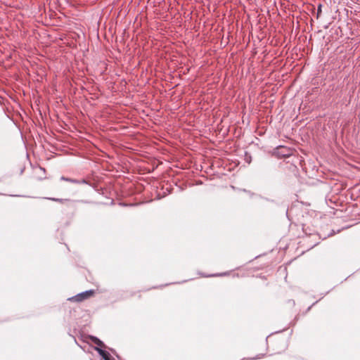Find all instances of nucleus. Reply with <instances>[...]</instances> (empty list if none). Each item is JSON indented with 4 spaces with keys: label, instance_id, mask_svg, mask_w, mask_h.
Wrapping results in <instances>:
<instances>
[{
    "label": "nucleus",
    "instance_id": "1",
    "mask_svg": "<svg viewBox=\"0 0 360 360\" xmlns=\"http://www.w3.org/2000/svg\"><path fill=\"white\" fill-rule=\"evenodd\" d=\"M94 290H86V291L80 292L72 297H70L68 299V300L72 301V302H82V301L89 298L92 295H94Z\"/></svg>",
    "mask_w": 360,
    "mask_h": 360
},
{
    "label": "nucleus",
    "instance_id": "2",
    "mask_svg": "<svg viewBox=\"0 0 360 360\" xmlns=\"http://www.w3.org/2000/svg\"><path fill=\"white\" fill-rule=\"evenodd\" d=\"M275 153L278 158H288L292 155V150L290 148L280 146L276 148Z\"/></svg>",
    "mask_w": 360,
    "mask_h": 360
},
{
    "label": "nucleus",
    "instance_id": "3",
    "mask_svg": "<svg viewBox=\"0 0 360 360\" xmlns=\"http://www.w3.org/2000/svg\"><path fill=\"white\" fill-rule=\"evenodd\" d=\"M95 349L104 360H115L108 352L103 349L102 348L95 347Z\"/></svg>",
    "mask_w": 360,
    "mask_h": 360
},
{
    "label": "nucleus",
    "instance_id": "4",
    "mask_svg": "<svg viewBox=\"0 0 360 360\" xmlns=\"http://www.w3.org/2000/svg\"><path fill=\"white\" fill-rule=\"evenodd\" d=\"M91 341L97 345L96 347H102L104 345H103V342L100 340L98 339V338L95 337V336H91Z\"/></svg>",
    "mask_w": 360,
    "mask_h": 360
},
{
    "label": "nucleus",
    "instance_id": "5",
    "mask_svg": "<svg viewBox=\"0 0 360 360\" xmlns=\"http://www.w3.org/2000/svg\"><path fill=\"white\" fill-rule=\"evenodd\" d=\"M48 200H50L51 201L58 202L63 203L65 201H68V199H63V198H47Z\"/></svg>",
    "mask_w": 360,
    "mask_h": 360
},
{
    "label": "nucleus",
    "instance_id": "6",
    "mask_svg": "<svg viewBox=\"0 0 360 360\" xmlns=\"http://www.w3.org/2000/svg\"><path fill=\"white\" fill-rule=\"evenodd\" d=\"M71 179H72L68 178V177H65L63 176L60 177V180L70 182V183H71Z\"/></svg>",
    "mask_w": 360,
    "mask_h": 360
},
{
    "label": "nucleus",
    "instance_id": "7",
    "mask_svg": "<svg viewBox=\"0 0 360 360\" xmlns=\"http://www.w3.org/2000/svg\"><path fill=\"white\" fill-rule=\"evenodd\" d=\"M71 183H72V184H79V183H80V181H78V180H77V179H71Z\"/></svg>",
    "mask_w": 360,
    "mask_h": 360
},
{
    "label": "nucleus",
    "instance_id": "8",
    "mask_svg": "<svg viewBox=\"0 0 360 360\" xmlns=\"http://www.w3.org/2000/svg\"><path fill=\"white\" fill-rule=\"evenodd\" d=\"M321 12V5H319L317 9V14L319 15Z\"/></svg>",
    "mask_w": 360,
    "mask_h": 360
},
{
    "label": "nucleus",
    "instance_id": "9",
    "mask_svg": "<svg viewBox=\"0 0 360 360\" xmlns=\"http://www.w3.org/2000/svg\"><path fill=\"white\" fill-rule=\"evenodd\" d=\"M82 183H86V181L84 179L82 181Z\"/></svg>",
    "mask_w": 360,
    "mask_h": 360
}]
</instances>
